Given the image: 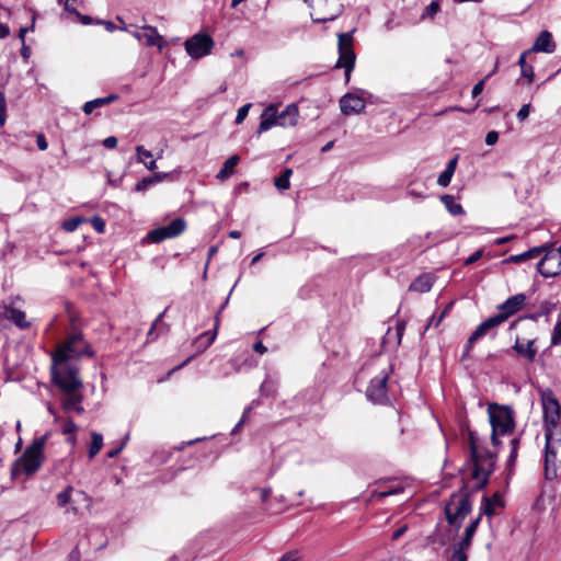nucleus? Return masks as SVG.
Returning a JSON list of instances; mask_svg holds the SVG:
<instances>
[{"label":"nucleus","mask_w":561,"mask_h":561,"mask_svg":"<svg viewBox=\"0 0 561 561\" xmlns=\"http://www.w3.org/2000/svg\"><path fill=\"white\" fill-rule=\"evenodd\" d=\"M403 491H404V488L401 485H397L394 488H390V489L382 490V491L375 490L371 492L369 501L371 502L374 500H381V499L390 496V495L400 494Z\"/></svg>","instance_id":"34"},{"label":"nucleus","mask_w":561,"mask_h":561,"mask_svg":"<svg viewBox=\"0 0 561 561\" xmlns=\"http://www.w3.org/2000/svg\"><path fill=\"white\" fill-rule=\"evenodd\" d=\"M556 445H561L554 437L546 438L545 448V476L547 479H553L557 474L554 461L557 457Z\"/></svg>","instance_id":"13"},{"label":"nucleus","mask_w":561,"mask_h":561,"mask_svg":"<svg viewBox=\"0 0 561 561\" xmlns=\"http://www.w3.org/2000/svg\"><path fill=\"white\" fill-rule=\"evenodd\" d=\"M80 224H81L80 218H71L69 220L64 221L62 228L66 231L71 232V231H75L79 227Z\"/></svg>","instance_id":"47"},{"label":"nucleus","mask_w":561,"mask_h":561,"mask_svg":"<svg viewBox=\"0 0 561 561\" xmlns=\"http://www.w3.org/2000/svg\"><path fill=\"white\" fill-rule=\"evenodd\" d=\"M71 490H72V488L69 486V488H67V490H65L64 492H60L57 495V502H58L59 506H66L69 503Z\"/></svg>","instance_id":"45"},{"label":"nucleus","mask_w":561,"mask_h":561,"mask_svg":"<svg viewBox=\"0 0 561 561\" xmlns=\"http://www.w3.org/2000/svg\"><path fill=\"white\" fill-rule=\"evenodd\" d=\"M408 527L402 526L392 534V539L398 540L407 531Z\"/></svg>","instance_id":"64"},{"label":"nucleus","mask_w":561,"mask_h":561,"mask_svg":"<svg viewBox=\"0 0 561 561\" xmlns=\"http://www.w3.org/2000/svg\"><path fill=\"white\" fill-rule=\"evenodd\" d=\"M554 308V305L548 300H545L540 304L538 310L534 313L525 316L527 319H531L534 321H537L542 316H548L552 309Z\"/></svg>","instance_id":"33"},{"label":"nucleus","mask_w":561,"mask_h":561,"mask_svg":"<svg viewBox=\"0 0 561 561\" xmlns=\"http://www.w3.org/2000/svg\"><path fill=\"white\" fill-rule=\"evenodd\" d=\"M455 172L448 170V169H445L438 176L437 179V184L443 186V187H446L449 185L450 181H451V178L454 175Z\"/></svg>","instance_id":"41"},{"label":"nucleus","mask_w":561,"mask_h":561,"mask_svg":"<svg viewBox=\"0 0 561 561\" xmlns=\"http://www.w3.org/2000/svg\"><path fill=\"white\" fill-rule=\"evenodd\" d=\"M136 152H137V159L139 162H144L145 161V158H151L152 157V153L145 149L144 146H137L136 147Z\"/></svg>","instance_id":"48"},{"label":"nucleus","mask_w":561,"mask_h":561,"mask_svg":"<svg viewBox=\"0 0 561 561\" xmlns=\"http://www.w3.org/2000/svg\"><path fill=\"white\" fill-rule=\"evenodd\" d=\"M529 113H530V104H524L517 112V118L520 122H523L529 116Z\"/></svg>","instance_id":"53"},{"label":"nucleus","mask_w":561,"mask_h":561,"mask_svg":"<svg viewBox=\"0 0 561 561\" xmlns=\"http://www.w3.org/2000/svg\"><path fill=\"white\" fill-rule=\"evenodd\" d=\"M522 70V77L526 78L528 83H531L534 81L535 71L533 66H527L520 69Z\"/></svg>","instance_id":"49"},{"label":"nucleus","mask_w":561,"mask_h":561,"mask_svg":"<svg viewBox=\"0 0 561 561\" xmlns=\"http://www.w3.org/2000/svg\"><path fill=\"white\" fill-rule=\"evenodd\" d=\"M276 392V383L273 380H264L260 387L261 396L272 397Z\"/></svg>","instance_id":"40"},{"label":"nucleus","mask_w":561,"mask_h":561,"mask_svg":"<svg viewBox=\"0 0 561 561\" xmlns=\"http://www.w3.org/2000/svg\"><path fill=\"white\" fill-rule=\"evenodd\" d=\"M440 5L438 0H433L427 7H425L421 18L433 19L439 11Z\"/></svg>","instance_id":"39"},{"label":"nucleus","mask_w":561,"mask_h":561,"mask_svg":"<svg viewBox=\"0 0 561 561\" xmlns=\"http://www.w3.org/2000/svg\"><path fill=\"white\" fill-rule=\"evenodd\" d=\"M186 53L194 59L208 55L214 46L210 35L199 33L195 34L184 43Z\"/></svg>","instance_id":"9"},{"label":"nucleus","mask_w":561,"mask_h":561,"mask_svg":"<svg viewBox=\"0 0 561 561\" xmlns=\"http://www.w3.org/2000/svg\"><path fill=\"white\" fill-rule=\"evenodd\" d=\"M92 226L93 228L99 232V233H102L104 232V229H105V222L104 220L101 218V217H93L92 219Z\"/></svg>","instance_id":"52"},{"label":"nucleus","mask_w":561,"mask_h":561,"mask_svg":"<svg viewBox=\"0 0 561 561\" xmlns=\"http://www.w3.org/2000/svg\"><path fill=\"white\" fill-rule=\"evenodd\" d=\"M440 201L453 216L465 214L462 206L459 203H456L453 195H443L440 196Z\"/></svg>","instance_id":"31"},{"label":"nucleus","mask_w":561,"mask_h":561,"mask_svg":"<svg viewBox=\"0 0 561 561\" xmlns=\"http://www.w3.org/2000/svg\"><path fill=\"white\" fill-rule=\"evenodd\" d=\"M483 255V250L482 249H479L477 250L476 252H473L470 256H468L466 260H465V265H471L473 263H476L478 260H480Z\"/></svg>","instance_id":"50"},{"label":"nucleus","mask_w":561,"mask_h":561,"mask_svg":"<svg viewBox=\"0 0 561 561\" xmlns=\"http://www.w3.org/2000/svg\"><path fill=\"white\" fill-rule=\"evenodd\" d=\"M70 329L67 330L65 340L60 343L51 356V376L55 385L61 390L81 388L82 382L78 377V367L70 359L80 356H93L90 344L83 339L82 332L77 328V320L69 316Z\"/></svg>","instance_id":"1"},{"label":"nucleus","mask_w":561,"mask_h":561,"mask_svg":"<svg viewBox=\"0 0 561 561\" xmlns=\"http://www.w3.org/2000/svg\"><path fill=\"white\" fill-rule=\"evenodd\" d=\"M526 302L525 294H516L510 298H507L503 304H501L497 309L499 313L496 314L500 320L504 323L510 317L517 313Z\"/></svg>","instance_id":"11"},{"label":"nucleus","mask_w":561,"mask_h":561,"mask_svg":"<svg viewBox=\"0 0 561 561\" xmlns=\"http://www.w3.org/2000/svg\"><path fill=\"white\" fill-rule=\"evenodd\" d=\"M470 547L462 546L459 542L454 543L450 547L451 554L448 557V561H468V550Z\"/></svg>","instance_id":"30"},{"label":"nucleus","mask_w":561,"mask_h":561,"mask_svg":"<svg viewBox=\"0 0 561 561\" xmlns=\"http://www.w3.org/2000/svg\"><path fill=\"white\" fill-rule=\"evenodd\" d=\"M36 144L39 150H46L48 147V142L43 134L36 136Z\"/></svg>","instance_id":"57"},{"label":"nucleus","mask_w":561,"mask_h":561,"mask_svg":"<svg viewBox=\"0 0 561 561\" xmlns=\"http://www.w3.org/2000/svg\"><path fill=\"white\" fill-rule=\"evenodd\" d=\"M276 125H278L277 107L275 105H270L263 111L261 115V122L257 128V133L262 134L264 131H267Z\"/></svg>","instance_id":"18"},{"label":"nucleus","mask_w":561,"mask_h":561,"mask_svg":"<svg viewBox=\"0 0 561 561\" xmlns=\"http://www.w3.org/2000/svg\"><path fill=\"white\" fill-rule=\"evenodd\" d=\"M454 302L450 301L446 307L445 309L440 312V314L437 317V320H436V323H435V328H437L439 325V323L442 322V320L445 318V316L449 312V310L451 309Z\"/></svg>","instance_id":"59"},{"label":"nucleus","mask_w":561,"mask_h":561,"mask_svg":"<svg viewBox=\"0 0 561 561\" xmlns=\"http://www.w3.org/2000/svg\"><path fill=\"white\" fill-rule=\"evenodd\" d=\"M432 286H433L432 275L422 274L411 283L409 290L423 294V293L430 291Z\"/></svg>","instance_id":"24"},{"label":"nucleus","mask_w":561,"mask_h":561,"mask_svg":"<svg viewBox=\"0 0 561 561\" xmlns=\"http://www.w3.org/2000/svg\"><path fill=\"white\" fill-rule=\"evenodd\" d=\"M480 524V517H476L472 519L469 525L466 527L462 538L458 541L462 546L471 547L473 536L477 531V528Z\"/></svg>","instance_id":"28"},{"label":"nucleus","mask_w":561,"mask_h":561,"mask_svg":"<svg viewBox=\"0 0 561 561\" xmlns=\"http://www.w3.org/2000/svg\"><path fill=\"white\" fill-rule=\"evenodd\" d=\"M175 238L173 234H171V231L168 230L167 226H162L159 228H156L148 232L147 240L152 243H159L162 242L165 239Z\"/></svg>","instance_id":"26"},{"label":"nucleus","mask_w":561,"mask_h":561,"mask_svg":"<svg viewBox=\"0 0 561 561\" xmlns=\"http://www.w3.org/2000/svg\"><path fill=\"white\" fill-rule=\"evenodd\" d=\"M167 227L168 230L171 231V234L178 237L184 232L186 228V221L182 218H175L169 225H167Z\"/></svg>","instance_id":"38"},{"label":"nucleus","mask_w":561,"mask_h":561,"mask_svg":"<svg viewBox=\"0 0 561 561\" xmlns=\"http://www.w3.org/2000/svg\"><path fill=\"white\" fill-rule=\"evenodd\" d=\"M48 439V434L36 437L30 446H27L23 455L15 460L11 468L12 478H16L21 472L26 476L34 474L44 461V447Z\"/></svg>","instance_id":"4"},{"label":"nucleus","mask_w":561,"mask_h":561,"mask_svg":"<svg viewBox=\"0 0 561 561\" xmlns=\"http://www.w3.org/2000/svg\"><path fill=\"white\" fill-rule=\"evenodd\" d=\"M5 111H7V102L5 96L2 91H0V126H3L5 123Z\"/></svg>","instance_id":"46"},{"label":"nucleus","mask_w":561,"mask_h":561,"mask_svg":"<svg viewBox=\"0 0 561 561\" xmlns=\"http://www.w3.org/2000/svg\"><path fill=\"white\" fill-rule=\"evenodd\" d=\"M486 79H488V77L482 79V80H480L478 83L474 84V87L472 89V92H471L472 98H477L479 94L482 93Z\"/></svg>","instance_id":"56"},{"label":"nucleus","mask_w":561,"mask_h":561,"mask_svg":"<svg viewBox=\"0 0 561 561\" xmlns=\"http://www.w3.org/2000/svg\"><path fill=\"white\" fill-rule=\"evenodd\" d=\"M103 446V436L96 432L91 433V444L89 448V458H94Z\"/></svg>","instance_id":"32"},{"label":"nucleus","mask_w":561,"mask_h":561,"mask_svg":"<svg viewBox=\"0 0 561 561\" xmlns=\"http://www.w3.org/2000/svg\"><path fill=\"white\" fill-rule=\"evenodd\" d=\"M545 251H546V247L545 245L535 247V248H531V249L525 251L524 253L516 254V255H511L506 260V262H508V263H522V262H525V261L538 257Z\"/></svg>","instance_id":"23"},{"label":"nucleus","mask_w":561,"mask_h":561,"mask_svg":"<svg viewBox=\"0 0 561 561\" xmlns=\"http://www.w3.org/2000/svg\"><path fill=\"white\" fill-rule=\"evenodd\" d=\"M391 366L388 369L381 370L378 375L371 378L367 389L366 397L369 401L377 404H385L389 401L388 399V380Z\"/></svg>","instance_id":"8"},{"label":"nucleus","mask_w":561,"mask_h":561,"mask_svg":"<svg viewBox=\"0 0 561 561\" xmlns=\"http://www.w3.org/2000/svg\"><path fill=\"white\" fill-rule=\"evenodd\" d=\"M168 308H165L153 321L148 334L147 339L150 341L156 340L161 332L167 330V324L162 322V318L164 317Z\"/></svg>","instance_id":"27"},{"label":"nucleus","mask_w":561,"mask_h":561,"mask_svg":"<svg viewBox=\"0 0 561 561\" xmlns=\"http://www.w3.org/2000/svg\"><path fill=\"white\" fill-rule=\"evenodd\" d=\"M545 252V255L537 263L538 272L546 278L561 274V254L557 249H546Z\"/></svg>","instance_id":"10"},{"label":"nucleus","mask_w":561,"mask_h":561,"mask_svg":"<svg viewBox=\"0 0 561 561\" xmlns=\"http://www.w3.org/2000/svg\"><path fill=\"white\" fill-rule=\"evenodd\" d=\"M259 491H260V497H261L262 502L265 503L268 500V497L271 496L272 490L270 488H265V489H261Z\"/></svg>","instance_id":"60"},{"label":"nucleus","mask_w":561,"mask_h":561,"mask_svg":"<svg viewBox=\"0 0 561 561\" xmlns=\"http://www.w3.org/2000/svg\"><path fill=\"white\" fill-rule=\"evenodd\" d=\"M128 439V435L126 436L125 440H123L116 448H113L107 451L106 456L108 458H115L118 456V454L123 450L125 447L126 440Z\"/></svg>","instance_id":"54"},{"label":"nucleus","mask_w":561,"mask_h":561,"mask_svg":"<svg viewBox=\"0 0 561 561\" xmlns=\"http://www.w3.org/2000/svg\"><path fill=\"white\" fill-rule=\"evenodd\" d=\"M253 350L260 354H264L267 351L266 346L261 341H257L253 345Z\"/></svg>","instance_id":"63"},{"label":"nucleus","mask_w":561,"mask_h":561,"mask_svg":"<svg viewBox=\"0 0 561 561\" xmlns=\"http://www.w3.org/2000/svg\"><path fill=\"white\" fill-rule=\"evenodd\" d=\"M298 106L296 104H289L280 113L277 112L278 125L283 127L295 126L298 122Z\"/></svg>","instance_id":"19"},{"label":"nucleus","mask_w":561,"mask_h":561,"mask_svg":"<svg viewBox=\"0 0 561 561\" xmlns=\"http://www.w3.org/2000/svg\"><path fill=\"white\" fill-rule=\"evenodd\" d=\"M461 433L470 450V461L473 467L472 479L477 482L472 491H479L488 484L489 478L495 469L497 455L485 447H481L478 434L471 431L469 426L463 425Z\"/></svg>","instance_id":"2"},{"label":"nucleus","mask_w":561,"mask_h":561,"mask_svg":"<svg viewBox=\"0 0 561 561\" xmlns=\"http://www.w3.org/2000/svg\"><path fill=\"white\" fill-rule=\"evenodd\" d=\"M78 389L79 388L62 390L65 392V397L62 398L61 403L66 412H76L79 414L84 412V408L82 407L83 397L76 392Z\"/></svg>","instance_id":"15"},{"label":"nucleus","mask_w":561,"mask_h":561,"mask_svg":"<svg viewBox=\"0 0 561 561\" xmlns=\"http://www.w3.org/2000/svg\"><path fill=\"white\" fill-rule=\"evenodd\" d=\"M472 502L470 500V491L467 485H463L458 492L450 495L448 502L445 504L444 512L449 533L455 537L462 526L463 519L471 513Z\"/></svg>","instance_id":"3"},{"label":"nucleus","mask_w":561,"mask_h":561,"mask_svg":"<svg viewBox=\"0 0 561 561\" xmlns=\"http://www.w3.org/2000/svg\"><path fill=\"white\" fill-rule=\"evenodd\" d=\"M490 424L494 432L506 435L513 432L515 427L514 411L508 405L490 403L488 407Z\"/></svg>","instance_id":"6"},{"label":"nucleus","mask_w":561,"mask_h":561,"mask_svg":"<svg viewBox=\"0 0 561 561\" xmlns=\"http://www.w3.org/2000/svg\"><path fill=\"white\" fill-rule=\"evenodd\" d=\"M291 174V169H285L279 176L275 178L274 185L280 191L289 188V179Z\"/></svg>","instance_id":"35"},{"label":"nucleus","mask_w":561,"mask_h":561,"mask_svg":"<svg viewBox=\"0 0 561 561\" xmlns=\"http://www.w3.org/2000/svg\"><path fill=\"white\" fill-rule=\"evenodd\" d=\"M502 323L503 322L496 314L488 318L485 321L480 323L468 339V350L472 347L474 342L489 334L491 331H493Z\"/></svg>","instance_id":"14"},{"label":"nucleus","mask_w":561,"mask_h":561,"mask_svg":"<svg viewBox=\"0 0 561 561\" xmlns=\"http://www.w3.org/2000/svg\"><path fill=\"white\" fill-rule=\"evenodd\" d=\"M251 107V103H248V104H244L242 105L238 112H237V116H236V124H241L245 117L248 116V113H249V110Z\"/></svg>","instance_id":"44"},{"label":"nucleus","mask_w":561,"mask_h":561,"mask_svg":"<svg viewBox=\"0 0 561 561\" xmlns=\"http://www.w3.org/2000/svg\"><path fill=\"white\" fill-rule=\"evenodd\" d=\"M116 100H118L117 94H110L105 98H98V99L85 102L82 107V111L84 112V114L90 115L95 108L108 105Z\"/></svg>","instance_id":"22"},{"label":"nucleus","mask_w":561,"mask_h":561,"mask_svg":"<svg viewBox=\"0 0 561 561\" xmlns=\"http://www.w3.org/2000/svg\"><path fill=\"white\" fill-rule=\"evenodd\" d=\"M152 184H154V178L146 176V178H144L142 180H140V181L135 185V191H137V192L146 191V190H147L148 187H150Z\"/></svg>","instance_id":"43"},{"label":"nucleus","mask_w":561,"mask_h":561,"mask_svg":"<svg viewBox=\"0 0 561 561\" xmlns=\"http://www.w3.org/2000/svg\"><path fill=\"white\" fill-rule=\"evenodd\" d=\"M76 431H77L76 423L70 419L66 420L64 423V426H62L64 434H73Z\"/></svg>","instance_id":"51"},{"label":"nucleus","mask_w":561,"mask_h":561,"mask_svg":"<svg viewBox=\"0 0 561 561\" xmlns=\"http://www.w3.org/2000/svg\"><path fill=\"white\" fill-rule=\"evenodd\" d=\"M218 324H219V319H218V317H216L214 331L205 332L195 340L194 343H195L198 352H204L208 346L211 345V343L214 342L216 334H217Z\"/></svg>","instance_id":"25"},{"label":"nucleus","mask_w":561,"mask_h":561,"mask_svg":"<svg viewBox=\"0 0 561 561\" xmlns=\"http://www.w3.org/2000/svg\"><path fill=\"white\" fill-rule=\"evenodd\" d=\"M141 30L144 31V39L146 46H157L160 50L164 47V39L158 33L157 27L151 25H144Z\"/></svg>","instance_id":"21"},{"label":"nucleus","mask_w":561,"mask_h":561,"mask_svg":"<svg viewBox=\"0 0 561 561\" xmlns=\"http://www.w3.org/2000/svg\"><path fill=\"white\" fill-rule=\"evenodd\" d=\"M495 514L493 502L490 497L483 496L481 506H480V513L477 517H480V520L482 519L483 515H486L489 517L493 516Z\"/></svg>","instance_id":"36"},{"label":"nucleus","mask_w":561,"mask_h":561,"mask_svg":"<svg viewBox=\"0 0 561 561\" xmlns=\"http://www.w3.org/2000/svg\"><path fill=\"white\" fill-rule=\"evenodd\" d=\"M556 46L552 34L549 31H542L529 51L552 54L556 50Z\"/></svg>","instance_id":"17"},{"label":"nucleus","mask_w":561,"mask_h":561,"mask_svg":"<svg viewBox=\"0 0 561 561\" xmlns=\"http://www.w3.org/2000/svg\"><path fill=\"white\" fill-rule=\"evenodd\" d=\"M551 344L552 345L561 344V317L559 318V320L557 321V323L553 328L552 335H551Z\"/></svg>","instance_id":"42"},{"label":"nucleus","mask_w":561,"mask_h":561,"mask_svg":"<svg viewBox=\"0 0 561 561\" xmlns=\"http://www.w3.org/2000/svg\"><path fill=\"white\" fill-rule=\"evenodd\" d=\"M239 161H240V158L237 154L229 157L225 161L221 170L218 172L217 179L225 180V179L229 178L233 173V169L237 167Z\"/></svg>","instance_id":"29"},{"label":"nucleus","mask_w":561,"mask_h":561,"mask_svg":"<svg viewBox=\"0 0 561 561\" xmlns=\"http://www.w3.org/2000/svg\"><path fill=\"white\" fill-rule=\"evenodd\" d=\"M535 343L536 339L528 340L526 343H524L519 337H516L512 348L516 352L518 356L527 359V362L529 363H534L538 353Z\"/></svg>","instance_id":"16"},{"label":"nucleus","mask_w":561,"mask_h":561,"mask_svg":"<svg viewBox=\"0 0 561 561\" xmlns=\"http://www.w3.org/2000/svg\"><path fill=\"white\" fill-rule=\"evenodd\" d=\"M355 53L354 50H344L339 51V59L335 64V68H344L345 69V79L350 81L351 72L355 66Z\"/></svg>","instance_id":"20"},{"label":"nucleus","mask_w":561,"mask_h":561,"mask_svg":"<svg viewBox=\"0 0 561 561\" xmlns=\"http://www.w3.org/2000/svg\"><path fill=\"white\" fill-rule=\"evenodd\" d=\"M337 48H339V51L353 50L352 33L339 34Z\"/></svg>","instance_id":"37"},{"label":"nucleus","mask_w":561,"mask_h":561,"mask_svg":"<svg viewBox=\"0 0 561 561\" xmlns=\"http://www.w3.org/2000/svg\"><path fill=\"white\" fill-rule=\"evenodd\" d=\"M541 403L545 437L561 443V405L550 389L541 392Z\"/></svg>","instance_id":"5"},{"label":"nucleus","mask_w":561,"mask_h":561,"mask_svg":"<svg viewBox=\"0 0 561 561\" xmlns=\"http://www.w3.org/2000/svg\"><path fill=\"white\" fill-rule=\"evenodd\" d=\"M103 146L107 149H114L117 146V138L110 136L103 140Z\"/></svg>","instance_id":"58"},{"label":"nucleus","mask_w":561,"mask_h":561,"mask_svg":"<svg viewBox=\"0 0 561 561\" xmlns=\"http://www.w3.org/2000/svg\"><path fill=\"white\" fill-rule=\"evenodd\" d=\"M76 15L79 18L80 22L84 25H89L92 23V18L90 15H83V14H80L79 12H75Z\"/></svg>","instance_id":"62"},{"label":"nucleus","mask_w":561,"mask_h":561,"mask_svg":"<svg viewBox=\"0 0 561 561\" xmlns=\"http://www.w3.org/2000/svg\"><path fill=\"white\" fill-rule=\"evenodd\" d=\"M297 552H288L284 554L278 561H297Z\"/></svg>","instance_id":"61"},{"label":"nucleus","mask_w":561,"mask_h":561,"mask_svg":"<svg viewBox=\"0 0 561 561\" xmlns=\"http://www.w3.org/2000/svg\"><path fill=\"white\" fill-rule=\"evenodd\" d=\"M311 9V19L316 23L335 20L341 14V4L337 0H305Z\"/></svg>","instance_id":"7"},{"label":"nucleus","mask_w":561,"mask_h":561,"mask_svg":"<svg viewBox=\"0 0 561 561\" xmlns=\"http://www.w3.org/2000/svg\"><path fill=\"white\" fill-rule=\"evenodd\" d=\"M499 140V133L495 130H491L485 136V144L488 146H493Z\"/></svg>","instance_id":"55"},{"label":"nucleus","mask_w":561,"mask_h":561,"mask_svg":"<svg viewBox=\"0 0 561 561\" xmlns=\"http://www.w3.org/2000/svg\"><path fill=\"white\" fill-rule=\"evenodd\" d=\"M340 107L344 115L359 114L365 108V101L363 96L346 93L340 100Z\"/></svg>","instance_id":"12"}]
</instances>
